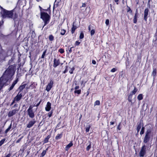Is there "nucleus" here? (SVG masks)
<instances>
[{
    "instance_id": "f257e3e1",
    "label": "nucleus",
    "mask_w": 157,
    "mask_h": 157,
    "mask_svg": "<svg viewBox=\"0 0 157 157\" xmlns=\"http://www.w3.org/2000/svg\"><path fill=\"white\" fill-rule=\"evenodd\" d=\"M15 70L13 67L10 66L7 69L3 75L0 78V83H2V86H5L9 84L10 81L14 75Z\"/></svg>"
},
{
    "instance_id": "f03ea898",
    "label": "nucleus",
    "mask_w": 157,
    "mask_h": 157,
    "mask_svg": "<svg viewBox=\"0 0 157 157\" xmlns=\"http://www.w3.org/2000/svg\"><path fill=\"white\" fill-rule=\"evenodd\" d=\"M40 18L43 20L44 23L43 28L44 26L49 22L50 18V16L47 13L41 11L40 12Z\"/></svg>"
},
{
    "instance_id": "7ed1b4c3",
    "label": "nucleus",
    "mask_w": 157,
    "mask_h": 157,
    "mask_svg": "<svg viewBox=\"0 0 157 157\" xmlns=\"http://www.w3.org/2000/svg\"><path fill=\"white\" fill-rule=\"evenodd\" d=\"M1 14L3 18H12L13 14L12 12L7 11L3 9L1 12Z\"/></svg>"
},
{
    "instance_id": "20e7f679",
    "label": "nucleus",
    "mask_w": 157,
    "mask_h": 157,
    "mask_svg": "<svg viewBox=\"0 0 157 157\" xmlns=\"http://www.w3.org/2000/svg\"><path fill=\"white\" fill-rule=\"evenodd\" d=\"M33 106H30L27 111L28 115L30 118H33L35 116V112L33 109Z\"/></svg>"
},
{
    "instance_id": "39448f33",
    "label": "nucleus",
    "mask_w": 157,
    "mask_h": 157,
    "mask_svg": "<svg viewBox=\"0 0 157 157\" xmlns=\"http://www.w3.org/2000/svg\"><path fill=\"white\" fill-rule=\"evenodd\" d=\"M22 97V95L21 93L20 92H19L17 95L14 98L12 104H13L15 102V101H18Z\"/></svg>"
},
{
    "instance_id": "423d86ee",
    "label": "nucleus",
    "mask_w": 157,
    "mask_h": 157,
    "mask_svg": "<svg viewBox=\"0 0 157 157\" xmlns=\"http://www.w3.org/2000/svg\"><path fill=\"white\" fill-rule=\"evenodd\" d=\"M53 84V81L52 80H51L50 82L47 85L46 88V90L48 92H49L52 88Z\"/></svg>"
},
{
    "instance_id": "0eeeda50",
    "label": "nucleus",
    "mask_w": 157,
    "mask_h": 157,
    "mask_svg": "<svg viewBox=\"0 0 157 157\" xmlns=\"http://www.w3.org/2000/svg\"><path fill=\"white\" fill-rule=\"evenodd\" d=\"M146 148L145 145H144L142 147L141 150L140 152V156L143 157L145 154Z\"/></svg>"
},
{
    "instance_id": "6e6552de",
    "label": "nucleus",
    "mask_w": 157,
    "mask_h": 157,
    "mask_svg": "<svg viewBox=\"0 0 157 157\" xmlns=\"http://www.w3.org/2000/svg\"><path fill=\"white\" fill-rule=\"evenodd\" d=\"M18 109H14L10 111L8 114V116L9 117H10L13 116L17 113L18 112Z\"/></svg>"
},
{
    "instance_id": "1a4fd4ad",
    "label": "nucleus",
    "mask_w": 157,
    "mask_h": 157,
    "mask_svg": "<svg viewBox=\"0 0 157 157\" xmlns=\"http://www.w3.org/2000/svg\"><path fill=\"white\" fill-rule=\"evenodd\" d=\"M150 133V132H148L147 131L146 133L145 137L144 138V142L145 143H146L147 142H148L149 141V134Z\"/></svg>"
},
{
    "instance_id": "9d476101",
    "label": "nucleus",
    "mask_w": 157,
    "mask_h": 157,
    "mask_svg": "<svg viewBox=\"0 0 157 157\" xmlns=\"http://www.w3.org/2000/svg\"><path fill=\"white\" fill-rule=\"evenodd\" d=\"M149 12L148 9L147 8L144 11V19L147 21V16L148 15V13Z\"/></svg>"
},
{
    "instance_id": "9b49d317",
    "label": "nucleus",
    "mask_w": 157,
    "mask_h": 157,
    "mask_svg": "<svg viewBox=\"0 0 157 157\" xmlns=\"http://www.w3.org/2000/svg\"><path fill=\"white\" fill-rule=\"evenodd\" d=\"M51 104L49 102H48L47 103L45 107V110L47 111H49L51 109Z\"/></svg>"
},
{
    "instance_id": "f8f14e48",
    "label": "nucleus",
    "mask_w": 157,
    "mask_h": 157,
    "mask_svg": "<svg viewBox=\"0 0 157 157\" xmlns=\"http://www.w3.org/2000/svg\"><path fill=\"white\" fill-rule=\"evenodd\" d=\"M36 121L34 120H33L30 121L27 124V127L28 128H30L32 127L35 123Z\"/></svg>"
},
{
    "instance_id": "ddd939ff",
    "label": "nucleus",
    "mask_w": 157,
    "mask_h": 157,
    "mask_svg": "<svg viewBox=\"0 0 157 157\" xmlns=\"http://www.w3.org/2000/svg\"><path fill=\"white\" fill-rule=\"evenodd\" d=\"M59 59H54L53 67H56L59 65Z\"/></svg>"
},
{
    "instance_id": "4468645a",
    "label": "nucleus",
    "mask_w": 157,
    "mask_h": 157,
    "mask_svg": "<svg viewBox=\"0 0 157 157\" xmlns=\"http://www.w3.org/2000/svg\"><path fill=\"white\" fill-rule=\"evenodd\" d=\"M142 123V122L141 121H140L139 124H138L137 127L136 128L137 132H138L139 131L141 127Z\"/></svg>"
},
{
    "instance_id": "2eb2a0df",
    "label": "nucleus",
    "mask_w": 157,
    "mask_h": 157,
    "mask_svg": "<svg viewBox=\"0 0 157 157\" xmlns=\"http://www.w3.org/2000/svg\"><path fill=\"white\" fill-rule=\"evenodd\" d=\"M138 16V12L136 10L134 18L133 19V22L134 23H136L137 22V18Z\"/></svg>"
},
{
    "instance_id": "dca6fc26",
    "label": "nucleus",
    "mask_w": 157,
    "mask_h": 157,
    "mask_svg": "<svg viewBox=\"0 0 157 157\" xmlns=\"http://www.w3.org/2000/svg\"><path fill=\"white\" fill-rule=\"evenodd\" d=\"M73 145V144L72 142H71L69 144H68L65 147V150L67 151L69 148L71 147Z\"/></svg>"
},
{
    "instance_id": "f3484780",
    "label": "nucleus",
    "mask_w": 157,
    "mask_h": 157,
    "mask_svg": "<svg viewBox=\"0 0 157 157\" xmlns=\"http://www.w3.org/2000/svg\"><path fill=\"white\" fill-rule=\"evenodd\" d=\"M74 23H73V26L71 28V33L72 34H73L75 31V30L77 28V26H76L74 25Z\"/></svg>"
},
{
    "instance_id": "a211bd4d",
    "label": "nucleus",
    "mask_w": 157,
    "mask_h": 157,
    "mask_svg": "<svg viewBox=\"0 0 157 157\" xmlns=\"http://www.w3.org/2000/svg\"><path fill=\"white\" fill-rule=\"evenodd\" d=\"M156 69L155 68H153V71L152 73V76H153L154 78H155V76L156 74Z\"/></svg>"
},
{
    "instance_id": "6ab92c4d",
    "label": "nucleus",
    "mask_w": 157,
    "mask_h": 157,
    "mask_svg": "<svg viewBox=\"0 0 157 157\" xmlns=\"http://www.w3.org/2000/svg\"><path fill=\"white\" fill-rule=\"evenodd\" d=\"M26 84H23L21 86L19 87V89L20 91H22L25 87Z\"/></svg>"
},
{
    "instance_id": "aec40b11",
    "label": "nucleus",
    "mask_w": 157,
    "mask_h": 157,
    "mask_svg": "<svg viewBox=\"0 0 157 157\" xmlns=\"http://www.w3.org/2000/svg\"><path fill=\"white\" fill-rule=\"evenodd\" d=\"M143 98V96L142 94H139L137 96V99L139 100H141Z\"/></svg>"
},
{
    "instance_id": "412c9836",
    "label": "nucleus",
    "mask_w": 157,
    "mask_h": 157,
    "mask_svg": "<svg viewBox=\"0 0 157 157\" xmlns=\"http://www.w3.org/2000/svg\"><path fill=\"white\" fill-rule=\"evenodd\" d=\"M89 144L87 146L86 148V150L87 151H88L90 148L91 145V142L90 141H89Z\"/></svg>"
},
{
    "instance_id": "4be33fe9",
    "label": "nucleus",
    "mask_w": 157,
    "mask_h": 157,
    "mask_svg": "<svg viewBox=\"0 0 157 157\" xmlns=\"http://www.w3.org/2000/svg\"><path fill=\"white\" fill-rule=\"evenodd\" d=\"M137 91V90L136 89V88H135L134 90H133L130 93V94L131 95H133L135 94L136 92Z\"/></svg>"
},
{
    "instance_id": "5701e85b",
    "label": "nucleus",
    "mask_w": 157,
    "mask_h": 157,
    "mask_svg": "<svg viewBox=\"0 0 157 157\" xmlns=\"http://www.w3.org/2000/svg\"><path fill=\"white\" fill-rule=\"evenodd\" d=\"M12 127V124H11L10 125L9 127L5 131V133H6Z\"/></svg>"
},
{
    "instance_id": "b1692460",
    "label": "nucleus",
    "mask_w": 157,
    "mask_h": 157,
    "mask_svg": "<svg viewBox=\"0 0 157 157\" xmlns=\"http://www.w3.org/2000/svg\"><path fill=\"white\" fill-rule=\"evenodd\" d=\"M49 39L50 41H52L54 40V37L52 35H50L49 36Z\"/></svg>"
},
{
    "instance_id": "393cba45",
    "label": "nucleus",
    "mask_w": 157,
    "mask_h": 157,
    "mask_svg": "<svg viewBox=\"0 0 157 157\" xmlns=\"http://www.w3.org/2000/svg\"><path fill=\"white\" fill-rule=\"evenodd\" d=\"M100 104V101L99 100L96 101L94 102V105H99Z\"/></svg>"
},
{
    "instance_id": "a878e982",
    "label": "nucleus",
    "mask_w": 157,
    "mask_h": 157,
    "mask_svg": "<svg viewBox=\"0 0 157 157\" xmlns=\"http://www.w3.org/2000/svg\"><path fill=\"white\" fill-rule=\"evenodd\" d=\"M84 36L83 33L82 32H81L80 34V36H79V38L80 39H82L83 38Z\"/></svg>"
},
{
    "instance_id": "bb28decb",
    "label": "nucleus",
    "mask_w": 157,
    "mask_h": 157,
    "mask_svg": "<svg viewBox=\"0 0 157 157\" xmlns=\"http://www.w3.org/2000/svg\"><path fill=\"white\" fill-rule=\"evenodd\" d=\"M66 33V31L64 29H62L61 30V32H60V34L62 35H64L65 34V33Z\"/></svg>"
},
{
    "instance_id": "cd10ccee",
    "label": "nucleus",
    "mask_w": 157,
    "mask_h": 157,
    "mask_svg": "<svg viewBox=\"0 0 157 157\" xmlns=\"http://www.w3.org/2000/svg\"><path fill=\"white\" fill-rule=\"evenodd\" d=\"M132 95H131L130 94V95L128 96V101L129 102H131L132 101Z\"/></svg>"
},
{
    "instance_id": "c85d7f7f",
    "label": "nucleus",
    "mask_w": 157,
    "mask_h": 157,
    "mask_svg": "<svg viewBox=\"0 0 157 157\" xmlns=\"http://www.w3.org/2000/svg\"><path fill=\"white\" fill-rule=\"evenodd\" d=\"M62 136V135L61 134H58V135L56 136V139H60L61 138Z\"/></svg>"
},
{
    "instance_id": "c756f323",
    "label": "nucleus",
    "mask_w": 157,
    "mask_h": 157,
    "mask_svg": "<svg viewBox=\"0 0 157 157\" xmlns=\"http://www.w3.org/2000/svg\"><path fill=\"white\" fill-rule=\"evenodd\" d=\"M46 50H45L44 52H43V53L42 55L41 56V58H44L46 53Z\"/></svg>"
},
{
    "instance_id": "7c9ffc66",
    "label": "nucleus",
    "mask_w": 157,
    "mask_h": 157,
    "mask_svg": "<svg viewBox=\"0 0 157 157\" xmlns=\"http://www.w3.org/2000/svg\"><path fill=\"white\" fill-rule=\"evenodd\" d=\"M144 127H142L141 129V131H140V135H142L144 133Z\"/></svg>"
},
{
    "instance_id": "2f4dec72",
    "label": "nucleus",
    "mask_w": 157,
    "mask_h": 157,
    "mask_svg": "<svg viewBox=\"0 0 157 157\" xmlns=\"http://www.w3.org/2000/svg\"><path fill=\"white\" fill-rule=\"evenodd\" d=\"M75 93H77L78 94H79L81 93V90H75L74 92Z\"/></svg>"
},
{
    "instance_id": "473e14b6",
    "label": "nucleus",
    "mask_w": 157,
    "mask_h": 157,
    "mask_svg": "<svg viewBox=\"0 0 157 157\" xmlns=\"http://www.w3.org/2000/svg\"><path fill=\"white\" fill-rule=\"evenodd\" d=\"M90 125H88L87 126L86 128V132H88L89 131L90 129Z\"/></svg>"
},
{
    "instance_id": "72a5a7b5",
    "label": "nucleus",
    "mask_w": 157,
    "mask_h": 157,
    "mask_svg": "<svg viewBox=\"0 0 157 157\" xmlns=\"http://www.w3.org/2000/svg\"><path fill=\"white\" fill-rule=\"evenodd\" d=\"M5 140V139H3L0 141V146H1L4 143Z\"/></svg>"
},
{
    "instance_id": "f704fd0d",
    "label": "nucleus",
    "mask_w": 157,
    "mask_h": 157,
    "mask_svg": "<svg viewBox=\"0 0 157 157\" xmlns=\"http://www.w3.org/2000/svg\"><path fill=\"white\" fill-rule=\"evenodd\" d=\"M90 34L91 35V36H92V35H94L95 33V30L94 29H92L90 31Z\"/></svg>"
},
{
    "instance_id": "c9c22d12",
    "label": "nucleus",
    "mask_w": 157,
    "mask_h": 157,
    "mask_svg": "<svg viewBox=\"0 0 157 157\" xmlns=\"http://www.w3.org/2000/svg\"><path fill=\"white\" fill-rule=\"evenodd\" d=\"M46 152V151L44 150V151H43L41 154V156H44L45 155Z\"/></svg>"
},
{
    "instance_id": "e433bc0d",
    "label": "nucleus",
    "mask_w": 157,
    "mask_h": 157,
    "mask_svg": "<svg viewBox=\"0 0 157 157\" xmlns=\"http://www.w3.org/2000/svg\"><path fill=\"white\" fill-rule=\"evenodd\" d=\"M59 52L61 53H64V51L63 49L62 48H60L59 50Z\"/></svg>"
},
{
    "instance_id": "4c0bfd02",
    "label": "nucleus",
    "mask_w": 157,
    "mask_h": 157,
    "mask_svg": "<svg viewBox=\"0 0 157 157\" xmlns=\"http://www.w3.org/2000/svg\"><path fill=\"white\" fill-rule=\"evenodd\" d=\"M48 137L46 138L44 141V143H47L48 142Z\"/></svg>"
},
{
    "instance_id": "58836bf2",
    "label": "nucleus",
    "mask_w": 157,
    "mask_h": 157,
    "mask_svg": "<svg viewBox=\"0 0 157 157\" xmlns=\"http://www.w3.org/2000/svg\"><path fill=\"white\" fill-rule=\"evenodd\" d=\"M52 113H53L52 111L50 112H49L48 113V117H51L52 116Z\"/></svg>"
},
{
    "instance_id": "ea45409f",
    "label": "nucleus",
    "mask_w": 157,
    "mask_h": 157,
    "mask_svg": "<svg viewBox=\"0 0 157 157\" xmlns=\"http://www.w3.org/2000/svg\"><path fill=\"white\" fill-rule=\"evenodd\" d=\"M74 70V67L72 68L71 69V70L69 71V72L71 74H72L73 73V72Z\"/></svg>"
},
{
    "instance_id": "a19ab883",
    "label": "nucleus",
    "mask_w": 157,
    "mask_h": 157,
    "mask_svg": "<svg viewBox=\"0 0 157 157\" xmlns=\"http://www.w3.org/2000/svg\"><path fill=\"white\" fill-rule=\"evenodd\" d=\"M105 23L106 25H108L109 24V19H106L105 21Z\"/></svg>"
},
{
    "instance_id": "79ce46f5",
    "label": "nucleus",
    "mask_w": 157,
    "mask_h": 157,
    "mask_svg": "<svg viewBox=\"0 0 157 157\" xmlns=\"http://www.w3.org/2000/svg\"><path fill=\"white\" fill-rule=\"evenodd\" d=\"M23 137V136H22V137L20 138L18 140H17L16 141V143H19L20 141L21 140V139H22V138Z\"/></svg>"
},
{
    "instance_id": "37998d69",
    "label": "nucleus",
    "mask_w": 157,
    "mask_h": 157,
    "mask_svg": "<svg viewBox=\"0 0 157 157\" xmlns=\"http://www.w3.org/2000/svg\"><path fill=\"white\" fill-rule=\"evenodd\" d=\"M80 43V42H79L78 41H77L75 42V44L76 45H78Z\"/></svg>"
},
{
    "instance_id": "c03bdc74",
    "label": "nucleus",
    "mask_w": 157,
    "mask_h": 157,
    "mask_svg": "<svg viewBox=\"0 0 157 157\" xmlns=\"http://www.w3.org/2000/svg\"><path fill=\"white\" fill-rule=\"evenodd\" d=\"M117 70L115 68H113L111 70V71L112 72H115Z\"/></svg>"
},
{
    "instance_id": "a18cd8bd",
    "label": "nucleus",
    "mask_w": 157,
    "mask_h": 157,
    "mask_svg": "<svg viewBox=\"0 0 157 157\" xmlns=\"http://www.w3.org/2000/svg\"><path fill=\"white\" fill-rule=\"evenodd\" d=\"M121 124V123H120L119 125L117 126V129L119 130H120L121 129V128L120 127V126Z\"/></svg>"
},
{
    "instance_id": "49530a36",
    "label": "nucleus",
    "mask_w": 157,
    "mask_h": 157,
    "mask_svg": "<svg viewBox=\"0 0 157 157\" xmlns=\"http://www.w3.org/2000/svg\"><path fill=\"white\" fill-rule=\"evenodd\" d=\"M14 86H13V85H12L10 87L9 89H8L9 91H10V90H12Z\"/></svg>"
},
{
    "instance_id": "de8ad7c7",
    "label": "nucleus",
    "mask_w": 157,
    "mask_h": 157,
    "mask_svg": "<svg viewBox=\"0 0 157 157\" xmlns=\"http://www.w3.org/2000/svg\"><path fill=\"white\" fill-rule=\"evenodd\" d=\"M18 81V79H16L15 81H14L13 82V83L14 84H16L17 82Z\"/></svg>"
},
{
    "instance_id": "09e8293b",
    "label": "nucleus",
    "mask_w": 157,
    "mask_h": 157,
    "mask_svg": "<svg viewBox=\"0 0 157 157\" xmlns=\"http://www.w3.org/2000/svg\"><path fill=\"white\" fill-rule=\"evenodd\" d=\"M3 86H2V84L0 83V90L3 88Z\"/></svg>"
},
{
    "instance_id": "8fccbe9b",
    "label": "nucleus",
    "mask_w": 157,
    "mask_h": 157,
    "mask_svg": "<svg viewBox=\"0 0 157 157\" xmlns=\"http://www.w3.org/2000/svg\"><path fill=\"white\" fill-rule=\"evenodd\" d=\"M92 63L94 64H95L96 63V62L95 60H92Z\"/></svg>"
},
{
    "instance_id": "3c124183",
    "label": "nucleus",
    "mask_w": 157,
    "mask_h": 157,
    "mask_svg": "<svg viewBox=\"0 0 157 157\" xmlns=\"http://www.w3.org/2000/svg\"><path fill=\"white\" fill-rule=\"evenodd\" d=\"M40 102H41V101H39V102L36 105H34V106H37V107L39 105H40Z\"/></svg>"
},
{
    "instance_id": "603ef678",
    "label": "nucleus",
    "mask_w": 157,
    "mask_h": 157,
    "mask_svg": "<svg viewBox=\"0 0 157 157\" xmlns=\"http://www.w3.org/2000/svg\"><path fill=\"white\" fill-rule=\"evenodd\" d=\"M39 8H40V12L41 11H42V10H44L45 11H47V10H44V9H43L40 6H39Z\"/></svg>"
},
{
    "instance_id": "864d4df0",
    "label": "nucleus",
    "mask_w": 157,
    "mask_h": 157,
    "mask_svg": "<svg viewBox=\"0 0 157 157\" xmlns=\"http://www.w3.org/2000/svg\"><path fill=\"white\" fill-rule=\"evenodd\" d=\"M73 48V47L69 49V51L70 53H71L72 52V49Z\"/></svg>"
},
{
    "instance_id": "5fc2aeb1",
    "label": "nucleus",
    "mask_w": 157,
    "mask_h": 157,
    "mask_svg": "<svg viewBox=\"0 0 157 157\" xmlns=\"http://www.w3.org/2000/svg\"><path fill=\"white\" fill-rule=\"evenodd\" d=\"M88 29L89 31L90 30H91V25H90L88 27Z\"/></svg>"
},
{
    "instance_id": "6e6d98bb",
    "label": "nucleus",
    "mask_w": 157,
    "mask_h": 157,
    "mask_svg": "<svg viewBox=\"0 0 157 157\" xmlns=\"http://www.w3.org/2000/svg\"><path fill=\"white\" fill-rule=\"evenodd\" d=\"M79 88V86H76L75 87V90H77V89H78Z\"/></svg>"
},
{
    "instance_id": "4d7b16f0",
    "label": "nucleus",
    "mask_w": 157,
    "mask_h": 157,
    "mask_svg": "<svg viewBox=\"0 0 157 157\" xmlns=\"http://www.w3.org/2000/svg\"><path fill=\"white\" fill-rule=\"evenodd\" d=\"M11 155L10 154H8L5 157H10Z\"/></svg>"
},
{
    "instance_id": "13d9d810",
    "label": "nucleus",
    "mask_w": 157,
    "mask_h": 157,
    "mask_svg": "<svg viewBox=\"0 0 157 157\" xmlns=\"http://www.w3.org/2000/svg\"><path fill=\"white\" fill-rule=\"evenodd\" d=\"M115 2L117 3V4H118V2L119 1V0H114Z\"/></svg>"
},
{
    "instance_id": "bf43d9fd",
    "label": "nucleus",
    "mask_w": 157,
    "mask_h": 157,
    "mask_svg": "<svg viewBox=\"0 0 157 157\" xmlns=\"http://www.w3.org/2000/svg\"><path fill=\"white\" fill-rule=\"evenodd\" d=\"M110 124H111V125H113L114 124V122H110Z\"/></svg>"
},
{
    "instance_id": "052dcab7",
    "label": "nucleus",
    "mask_w": 157,
    "mask_h": 157,
    "mask_svg": "<svg viewBox=\"0 0 157 157\" xmlns=\"http://www.w3.org/2000/svg\"><path fill=\"white\" fill-rule=\"evenodd\" d=\"M15 85V84L13 83L12 84V85H13V86H14Z\"/></svg>"
},
{
    "instance_id": "680f3d73",
    "label": "nucleus",
    "mask_w": 157,
    "mask_h": 157,
    "mask_svg": "<svg viewBox=\"0 0 157 157\" xmlns=\"http://www.w3.org/2000/svg\"><path fill=\"white\" fill-rule=\"evenodd\" d=\"M33 84H34V85H37V84L36 83H33Z\"/></svg>"
},
{
    "instance_id": "e2e57ef3",
    "label": "nucleus",
    "mask_w": 157,
    "mask_h": 157,
    "mask_svg": "<svg viewBox=\"0 0 157 157\" xmlns=\"http://www.w3.org/2000/svg\"><path fill=\"white\" fill-rule=\"evenodd\" d=\"M66 70H65V71H64V73H65L66 72Z\"/></svg>"
},
{
    "instance_id": "0e129e2a",
    "label": "nucleus",
    "mask_w": 157,
    "mask_h": 157,
    "mask_svg": "<svg viewBox=\"0 0 157 157\" xmlns=\"http://www.w3.org/2000/svg\"><path fill=\"white\" fill-rule=\"evenodd\" d=\"M81 117H82V115H81V116H80V118Z\"/></svg>"
},
{
    "instance_id": "69168bd1",
    "label": "nucleus",
    "mask_w": 157,
    "mask_h": 157,
    "mask_svg": "<svg viewBox=\"0 0 157 157\" xmlns=\"http://www.w3.org/2000/svg\"><path fill=\"white\" fill-rule=\"evenodd\" d=\"M1 49V45H0V49Z\"/></svg>"
},
{
    "instance_id": "338daca9",
    "label": "nucleus",
    "mask_w": 157,
    "mask_h": 157,
    "mask_svg": "<svg viewBox=\"0 0 157 157\" xmlns=\"http://www.w3.org/2000/svg\"><path fill=\"white\" fill-rule=\"evenodd\" d=\"M32 85H33V84H32L31 85H30V86H31Z\"/></svg>"
},
{
    "instance_id": "774afa93",
    "label": "nucleus",
    "mask_w": 157,
    "mask_h": 157,
    "mask_svg": "<svg viewBox=\"0 0 157 157\" xmlns=\"http://www.w3.org/2000/svg\"><path fill=\"white\" fill-rule=\"evenodd\" d=\"M156 157H157V156H156Z\"/></svg>"
}]
</instances>
